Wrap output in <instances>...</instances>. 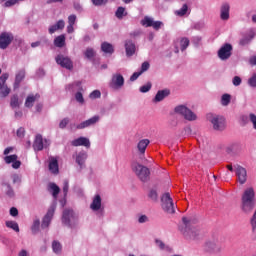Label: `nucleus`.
I'll return each mask as SVG.
<instances>
[{
	"label": "nucleus",
	"instance_id": "28",
	"mask_svg": "<svg viewBox=\"0 0 256 256\" xmlns=\"http://www.w3.org/2000/svg\"><path fill=\"white\" fill-rule=\"evenodd\" d=\"M101 49H102L103 53H108L109 55H113V53L115 51L113 49V45H111L110 43H107V42L102 43Z\"/></svg>",
	"mask_w": 256,
	"mask_h": 256
},
{
	"label": "nucleus",
	"instance_id": "14",
	"mask_svg": "<svg viewBox=\"0 0 256 256\" xmlns=\"http://www.w3.org/2000/svg\"><path fill=\"white\" fill-rule=\"evenodd\" d=\"M234 169L240 185H245L247 183V169L239 164L234 165Z\"/></svg>",
	"mask_w": 256,
	"mask_h": 256
},
{
	"label": "nucleus",
	"instance_id": "32",
	"mask_svg": "<svg viewBox=\"0 0 256 256\" xmlns=\"http://www.w3.org/2000/svg\"><path fill=\"white\" fill-rule=\"evenodd\" d=\"M50 189L53 191L52 195H53L54 199H57V195H59V193L61 192V189L59 188V186H57V184H55V183H51Z\"/></svg>",
	"mask_w": 256,
	"mask_h": 256
},
{
	"label": "nucleus",
	"instance_id": "21",
	"mask_svg": "<svg viewBox=\"0 0 256 256\" xmlns=\"http://www.w3.org/2000/svg\"><path fill=\"white\" fill-rule=\"evenodd\" d=\"M171 95V91L169 89L159 90L154 98V103H159L165 99V97H169Z\"/></svg>",
	"mask_w": 256,
	"mask_h": 256
},
{
	"label": "nucleus",
	"instance_id": "51",
	"mask_svg": "<svg viewBox=\"0 0 256 256\" xmlns=\"http://www.w3.org/2000/svg\"><path fill=\"white\" fill-rule=\"evenodd\" d=\"M76 21H77V16L75 14H72L68 17V25H75Z\"/></svg>",
	"mask_w": 256,
	"mask_h": 256
},
{
	"label": "nucleus",
	"instance_id": "15",
	"mask_svg": "<svg viewBox=\"0 0 256 256\" xmlns=\"http://www.w3.org/2000/svg\"><path fill=\"white\" fill-rule=\"evenodd\" d=\"M71 221H77L75 212L72 209H65L62 214V223L67 227H72Z\"/></svg>",
	"mask_w": 256,
	"mask_h": 256
},
{
	"label": "nucleus",
	"instance_id": "6",
	"mask_svg": "<svg viewBox=\"0 0 256 256\" xmlns=\"http://www.w3.org/2000/svg\"><path fill=\"white\" fill-rule=\"evenodd\" d=\"M133 171L136 173L137 177L143 183H147V181H149L150 175H151V171L146 166H143L141 164H136L133 167Z\"/></svg>",
	"mask_w": 256,
	"mask_h": 256
},
{
	"label": "nucleus",
	"instance_id": "42",
	"mask_svg": "<svg viewBox=\"0 0 256 256\" xmlns=\"http://www.w3.org/2000/svg\"><path fill=\"white\" fill-rule=\"evenodd\" d=\"M52 249L54 253H61V249H62L61 243H59L58 241H54L52 243Z\"/></svg>",
	"mask_w": 256,
	"mask_h": 256
},
{
	"label": "nucleus",
	"instance_id": "4",
	"mask_svg": "<svg viewBox=\"0 0 256 256\" xmlns=\"http://www.w3.org/2000/svg\"><path fill=\"white\" fill-rule=\"evenodd\" d=\"M161 206L165 213L169 215H175V204L173 203V198H171V194L166 192L161 197Z\"/></svg>",
	"mask_w": 256,
	"mask_h": 256
},
{
	"label": "nucleus",
	"instance_id": "29",
	"mask_svg": "<svg viewBox=\"0 0 256 256\" xmlns=\"http://www.w3.org/2000/svg\"><path fill=\"white\" fill-rule=\"evenodd\" d=\"M55 47H65V35H60L54 39Z\"/></svg>",
	"mask_w": 256,
	"mask_h": 256
},
{
	"label": "nucleus",
	"instance_id": "35",
	"mask_svg": "<svg viewBox=\"0 0 256 256\" xmlns=\"http://www.w3.org/2000/svg\"><path fill=\"white\" fill-rule=\"evenodd\" d=\"M221 103L224 107H227V105L231 103V95L229 94L222 95Z\"/></svg>",
	"mask_w": 256,
	"mask_h": 256
},
{
	"label": "nucleus",
	"instance_id": "62",
	"mask_svg": "<svg viewBox=\"0 0 256 256\" xmlns=\"http://www.w3.org/2000/svg\"><path fill=\"white\" fill-rule=\"evenodd\" d=\"M249 64L252 65V67H256V55L250 57Z\"/></svg>",
	"mask_w": 256,
	"mask_h": 256
},
{
	"label": "nucleus",
	"instance_id": "24",
	"mask_svg": "<svg viewBox=\"0 0 256 256\" xmlns=\"http://www.w3.org/2000/svg\"><path fill=\"white\" fill-rule=\"evenodd\" d=\"M90 209H92V211H99V209H101V196L99 194L94 197L90 204Z\"/></svg>",
	"mask_w": 256,
	"mask_h": 256
},
{
	"label": "nucleus",
	"instance_id": "58",
	"mask_svg": "<svg viewBox=\"0 0 256 256\" xmlns=\"http://www.w3.org/2000/svg\"><path fill=\"white\" fill-rule=\"evenodd\" d=\"M56 27L57 29H65V21L64 20H59L57 23H56Z\"/></svg>",
	"mask_w": 256,
	"mask_h": 256
},
{
	"label": "nucleus",
	"instance_id": "34",
	"mask_svg": "<svg viewBox=\"0 0 256 256\" xmlns=\"http://www.w3.org/2000/svg\"><path fill=\"white\" fill-rule=\"evenodd\" d=\"M7 79H9V73H3L0 76V89H3V87L7 86Z\"/></svg>",
	"mask_w": 256,
	"mask_h": 256
},
{
	"label": "nucleus",
	"instance_id": "56",
	"mask_svg": "<svg viewBox=\"0 0 256 256\" xmlns=\"http://www.w3.org/2000/svg\"><path fill=\"white\" fill-rule=\"evenodd\" d=\"M240 123L241 125H247V123H249V117L246 115H242L240 117Z\"/></svg>",
	"mask_w": 256,
	"mask_h": 256
},
{
	"label": "nucleus",
	"instance_id": "9",
	"mask_svg": "<svg viewBox=\"0 0 256 256\" xmlns=\"http://www.w3.org/2000/svg\"><path fill=\"white\" fill-rule=\"evenodd\" d=\"M57 65H61L64 69H68V71H73V61L68 56L59 54L56 56Z\"/></svg>",
	"mask_w": 256,
	"mask_h": 256
},
{
	"label": "nucleus",
	"instance_id": "5",
	"mask_svg": "<svg viewBox=\"0 0 256 256\" xmlns=\"http://www.w3.org/2000/svg\"><path fill=\"white\" fill-rule=\"evenodd\" d=\"M207 120L211 122L214 131H225V118L216 114H207Z\"/></svg>",
	"mask_w": 256,
	"mask_h": 256
},
{
	"label": "nucleus",
	"instance_id": "43",
	"mask_svg": "<svg viewBox=\"0 0 256 256\" xmlns=\"http://www.w3.org/2000/svg\"><path fill=\"white\" fill-rule=\"evenodd\" d=\"M92 4L95 5V7H102V5H107L109 0H91Z\"/></svg>",
	"mask_w": 256,
	"mask_h": 256
},
{
	"label": "nucleus",
	"instance_id": "55",
	"mask_svg": "<svg viewBox=\"0 0 256 256\" xmlns=\"http://www.w3.org/2000/svg\"><path fill=\"white\" fill-rule=\"evenodd\" d=\"M232 82L235 87H239V85H241V77L235 76Z\"/></svg>",
	"mask_w": 256,
	"mask_h": 256
},
{
	"label": "nucleus",
	"instance_id": "53",
	"mask_svg": "<svg viewBox=\"0 0 256 256\" xmlns=\"http://www.w3.org/2000/svg\"><path fill=\"white\" fill-rule=\"evenodd\" d=\"M141 75H143L142 74V72H134L133 74H132V76L130 77V81H137V79H139V77H141Z\"/></svg>",
	"mask_w": 256,
	"mask_h": 256
},
{
	"label": "nucleus",
	"instance_id": "37",
	"mask_svg": "<svg viewBox=\"0 0 256 256\" xmlns=\"http://www.w3.org/2000/svg\"><path fill=\"white\" fill-rule=\"evenodd\" d=\"M189 10V6H187V4H184L182 6V8L178 11H176V15H178V17H183L184 15H187V11Z\"/></svg>",
	"mask_w": 256,
	"mask_h": 256
},
{
	"label": "nucleus",
	"instance_id": "54",
	"mask_svg": "<svg viewBox=\"0 0 256 256\" xmlns=\"http://www.w3.org/2000/svg\"><path fill=\"white\" fill-rule=\"evenodd\" d=\"M63 193H64V197H67V193H69V182L68 181H64Z\"/></svg>",
	"mask_w": 256,
	"mask_h": 256
},
{
	"label": "nucleus",
	"instance_id": "39",
	"mask_svg": "<svg viewBox=\"0 0 256 256\" xmlns=\"http://www.w3.org/2000/svg\"><path fill=\"white\" fill-rule=\"evenodd\" d=\"M86 59H93L95 57V50L93 48H87L84 52Z\"/></svg>",
	"mask_w": 256,
	"mask_h": 256
},
{
	"label": "nucleus",
	"instance_id": "64",
	"mask_svg": "<svg viewBox=\"0 0 256 256\" xmlns=\"http://www.w3.org/2000/svg\"><path fill=\"white\" fill-rule=\"evenodd\" d=\"M147 221H148V218L145 215L140 216L138 219L139 223H147Z\"/></svg>",
	"mask_w": 256,
	"mask_h": 256
},
{
	"label": "nucleus",
	"instance_id": "45",
	"mask_svg": "<svg viewBox=\"0 0 256 256\" xmlns=\"http://www.w3.org/2000/svg\"><path fill=\"white\" fill-rule=\"evenodd\" d=\"M40 225H41V222L39 221V219H36L32 226V232L37 233V231H39Z\"/></svg>",
	"mask_w": 256,
	"mask_h": 256
},
{
	"label": "nucleus",
	"instance_id": "25",
	"mask_svg": "<svg viewBox=\"0 0 256 256\" xmlns=\"http://www.w3.org/2000/svg\"><path fill=\"white\" fill-rule=\"evenodd\" d=\"M229 9H230V6L229 4L227 3H224L222 6H221V14H220V17L222 19V21H227L229 19Z\"/></svg>",
	"mask_w": 256,
	"mask_h": 256
},
{
	"label": "nucleus",
	"instance_id": "20",
	"mask_svg": "<svg viewBox=\"0 0 256 256\" xmlns=\"http://www.w3.org/2000/svg\"><path fill=\"white\" fill-rule=\"evenodd\" d=\"M125 49H126L127 57H133V55H135L136 47H135V43H133V41L126 40Z\"/></svg>",
	"mask_w": 256,
	"mask_h": 256
},
{
	"label": "nucleus",
	"instance_id": "22",
	"mask_svg": "<svg viewBox=\"0 0 256 256\" xmlns=\"http://www.w3.org/2000/svg\"><path fill=\"white\" fill-rule=\"evenodd\" d=\"M43 136L41 134H37L33 143L34 151H43Z\"/></svg>",
	"mask_w": 256,
	"mask_h": 256
},
{
	"label": "nucleus",
	"instance_id": "38",
	"mask_svg": "<svg viewBox=\"0 0 256 256\" xmlns=\"http://www.w3.org/2000/svg\"><path fill=\"white\" fill-rule=\"evenodd\" d=\"M9 93H11V88L7 87V85L0 88V97H8Z\"/></svg>",
	"mask_w": 256,
	"mask_h": 256
},
{
	"label": "nucleus",
	"instance_id": "61",
	"mask_svg": "<svg viewBox=\"0 0 256 256\" xmlns=\"http://www.w3.org/2000/svg\"><path fill=\"white\" fill-rule=\"evenodd\" d=\"M139 35H141V30H135L134 32L130 33V37L133 39H135V37H139Z\"/></svg>",
	"mask_w": 256,
	"mask_h": 256
},
{
	"label": "nucleus",
	"instance_id": "60",
	"mask_svg": "<svg viewBox=\"0 0 256 256\" xmlns=\"http://www.w3.org/2000/svg\"><path fill=\"white\" fill-rule=\"evenodd\" d=\"M12 167L13 169H19V167H21V161L19 160H15L13 163H12Z\"/></svg>",
	"mask_w": 256,
	"mask_h": 256
},
{
	"label": "nucleus",
	"instance_id": "40",
	"mask_svg": "<svg viewBox=\"0 0 256 256\" xmlns=\"http://www.w3.org/2000/svg\"><path fill=\"white\" fill-rule=\"evenodd\" d=\"M189 47V38H182L180 40V49L181 51H185Z\"/></svg>",
	"mask_w": 256,
	"mask_h": 256
},
{
	"label": "nucleus",
	"instance_id": "49",
	"mask_svg": "<svg viewBox=\"0 0 256 256\" xmlns=\"http://www.w3.org/2000/svg\"><path fill=\"white\" fill-rule=\"evenodd\" d=\"M249 120L251 121L253 125V129L256 131V115L254 113L249 114Z\"/></svg>",
	"mask_w": 256,
	"mask_h": 256
},
{
	"label": "nucleus",
	"instance_id": "33",
	"mask_svg": "<svg viewBox=\"0 0 256 256\" xmlns=\"http://www.w3.org/2000/svg\"><path fill=\"white\" fill-rule=\"evenodd\" d=\"M148 197L153 203H157L159 201V195L157 194V190H150L148 193Z\"/></svg>",
	"mask_w": 256,
	"mask_h": 256
},
{
	"label": "nucleus",
	"instance_id": "12",
	"mask_svg": "<svg viewBox=\"0 0 256 256\" xmlns=\"http://www.w3.org/2000/svg\"><path fill=\"white\" fill-rule=\"evenodd\" d=\"M13 33L11 32H2L0 34V49H7L11 43H13Z\"/></svg>",
	"mask_w": 256,
	"mask_h": 256
},
{
	"label": "nucleus",
	"instance_id": "52",
	"mask_svg": "<svg viewBox=\"0 0 256 256\" xmlns=\"http://www.w3.org/2000/svg\"><path fill=\"white\" fill-rule=\"evenodd\" d=\"M149 67H150L149 62L142 63L140 72H142L143 74L145 73V71H149Z\"/></svg>",
	"mask_w": 256,
	"mask_h": 256
},
{
	"label": "nucleus",
	"instance_id": "16",
	"mask_svg": "<svg viewBox=\"0 0 256 256\" xmlns=\"http://www.w3.org/2000/svg\"><path fill=\"white\" fill-rule=\"evenodd\" d=\"M71 145L73 147H87V149H89V147H91V142L88 138L79 137L78 139L73 140Z\"/></svg>",
	"mask_w": 256,
	"mask_h": 256
},
{
	"label": "nucleus",
	"instance_id": "19",
	"mask_svg": "<svg viewBox=\"0 0 256 256\" xmlns=\"http://www.w3.org/2000/svg\"><path fill=\"white\" fill-rule=\"evenodd\" d=\"M41 98V95L39 94H29L25 100V107H27L28 109H31V107H33L35 105V101H39V99Z\"/></svg>",
	"mask_w": 256,
	"mask_h": 256
},
{
	"label": "nucleus",
	"instance_id": "26",
	"mask_svg": "<svg viewBox=\"0 0 256 256\" xmlns=\"http://www.w3.org/2000/svg\"><path fill=\"white\" fill-rule=\"evenodd\" d=\"M25 79V70H20L15 77L14 89H19V85H21V81Z\"/></svg>",
	"mask_w": 256,
	"mask_h": 256
},
{
	"label": "nucleus",
	"instance_id": "47",
	"mask_svg": "<svg viewBox=\"0 0 256 256\" xmlns=\"http://www.w3.org/2000/svg\"><path fill=\"white\" fill-rule=\"evenodd\" d=\"M67 125H69V118H64L59 123L60 129H65V127H67Z\"/></svg>",
	"mask_w": 256,
	"mask_h": 256
},
{
	"label": "nucleus",
	"instance_id": "8",
	"mask_svg": "<svg viewBox=\"0 0 256 256\" xmlns=\"http://www.w3.org/2000/svg\"><path fill=\"white\" fill-rule=\"evenodd\" d=\"M125 85V78L123 75L116 73L112 75V78L109 82L110 89H114L115 91L121 89Z\"/></svg>",
	"mask_w": 256,
	"mask_h": 256
},
{
	"label": "nucleus",
	"instance_id": "50",
	"mask_svg": "<svg viewBox=\"0 0 256 256\" xmlns=\"http://www.w3.org/2000/svg\"><path fill=\"white\" fill-rule=\"evenodd\" d=\"M248 85H250V87H256V74H253L252 77L249 78Z\"/></svg>",
	"mask_w": 256,
	"mask_h": 256
},
{
	"label": "nucleus",
	"instance_id": "31",
	"mask_svg": "<svg viewBox=\"0 0 256 256\" xmlns=\"http://www.w3.org/2000/svg\"><path fill=\"white\" fill-rule=\"evenodd\" d=\"M6 227H8V229H13L16 233H19V224L15 221H6Z\"/></svg>",
	"mask_w": 256,
	"mask_h": 256
},
{
	"label": "nucleus",
	"instance_id": "63",
	"mask_svg": "<svg viewBox=\"0 0 256 256\" xmlns=\"http://www.w3.org/2000/svg\"><path fill=\"white\" fill-rule=\"evenodd\" d=\"M155 242H156L157 247H159L160 249H165V243H163V241L156 240Z\"/></svg>",
	"mask_w": 256,
	"mask_h": 256
},
{
	"label": "nucleus",
	"instance_id": "18",
	"mask_svg": "<svg viewBox=\"0 0 256 256\" xmlns=\"http://www.w3.org/2000/svg\"><path fill=\"white\" fill-rule=\"evenodd\" d=\"M99 121V116H93L92 118L78 124L76 129H85L87 127H91V125H95Z\"/></svg>",
	"mask_w": 256,
	"mask_h": 256
},
{
	"label": "nucleus",
	"instance_id": "23",
	"mask_svg": "<svg viewBox=\"0 0 256 256\" xmlns=\"http://www.w3.org/2000/svg\"><path fill=\"white\" fill-rule=\"evenodd\" d=\"M149 143H151L149 139H142L138 142L137 149L139 153H141V155H145V151H147V147H149Z\"/></svg>",
	"mask_w": 256,
	"mask_h": 256
},
{
	"label": "nucleus",
	"instance_id": "11",
	"mask_svg": "<svg viewBox=\"0 0 256 256\" xmlns=\"http://www.w3.org/2000/svg\"><path fill=\"white\" fill-rule=\"evenodd\" d=\"M233 51V46L229 43L224 44L219 50H218V57L221 59V61H227L229 57H231Z\"/></svg>",
	"mask_w": 256,
	"mask_h": 256
},
{
	"label": "nucleus",
	"instance_id": "30",
	"mask_svg": "<svg viewBox=\"0 0 256 256\" xmlns=\"http://www.w3.org/2000/svg\"><path fill=\"white\" fill-rule=\"evenodd\" d=\"M21 104L19 103V96L17 94H14L11 97L10 100V106L12 107V109H17V107H19Z\"/></svg>",
	"mask_w": 256,
	"mask_h": 256
},
{
	"label": "nucleus",
	"instance_id": "2",
	"mask_svg": "<svg viewBox=\"0 0 256 256\" xmlns=\"http://www.w3.org/2000/svg\"><path fill=\"white\" fill-rule=\"evenodd\" d=\"M255 205V190H253V188H248L242 195L241 209L243 213L249 215L253 212V209H255Z\"/></svg>",
	"mask_w": 256,
	"mask_h": 256
},
{
	"label": "nucleus",
	"instance_id": "13",
	"mask_svg": "<svg viewBox=\"0 0 256 256\" xmlns=\"http://www.w3.org/2000/svg\"><path fill=\"white\" fill-rule=\"evenodd\" d=\"M141 25L143 27H153L155 31H159L161 27H163V22L161 21H154L153 18L149 16H145L144 19L141 20Z\"/></svg>",
	"mask_w": 256,
	"mask_h": 256
},
{
	"label": "nucleus",
	"instance_id": "36",
	"mask_svg": "<svg viewBox=\"0 0 256 256\" xmlns=\"http://www.w3.org/2000/svg\"><path fill=\"white\" fill-rule=\"evenodd\" d=\"M17 159H18L17 154H13V155L4 157V161H5V163H7V165H11V163H13L14 161H17Z\"/></svg>",
	"mask_w": 256,
	"mask_h": 256
},
{
	"label": "nucleus",
	"instance_id": "1",
	"mask_svg": "<svg viewBox=\"0 0 256 256\" xmlns=\"http://www.w3.org/2000/svg\"><path fill=\"white\" fill-rule=\"evenodd\" d=\"M184 226L180 227V232L186 239L195 241L201 237V231L195 226L194 220H189L187 217L182 218Z\"/></svg>",
	"mask_w": 256,
	"mask_h": 256
},
{
	"label": "nucleus",
	"instance_id": "27",
	"mask_svg": "<svg viewBox=\"0 0 256 256\" xmlns=\"http://www.w3.org/2000/svg\"><path fill=\"white\" fill-rule=\"evenodd\" d=\"M85 161H87V153L80 152L76 156V163L79 165L80 169H83V165H85Z\"/></svg>",
	"mask_w": 256,
	"mask_h": 256
},
{
	"label": "nucleus",
	"instance_id": "7",
	"mask_svg": "<svg viewBox=\"0 0 256 256\" xmlns=\"http://www.w3.org/2000/svg\"><path fill=\"white\" fill-rule=\"evenodd\" d=\"M175 113L178 115H182L186 121H196L197 115L191 111V109L187 108L185 105H180L175 108Z\"/></svg>",
	"mask_w": 256,
	"mask_h": 256
},
{
	"label": "nucleus",
	"instance_id": "10",
	"mask_svg": "<svg viewBox=\"0 0 256 256\" xmlns=\"http://www.w3.org/2000/svg\"><path fill=\"white\" fill-rule=\"evenodd\" d=\"M55 209H57V204H52L50 208L48 209L46 215L44 216L42 220L41 227L42 229H47L49 225H51V220L53 219V216L55 215Z\"/></svg>",
	"mask_w": 256,
	"mask_h": 256
},
{
	"label": "nucleus",
	"instance_id": "59",
	"mask_svg": "<svg viewBox=\"0 0 256 256\" xmlns=\"http://www.w3.org/2000/svg\"><path fill=\"white\" fill-rule=\"evenodd\" d=\"M10 215H11L12 217H17V215H19V210H17V208H15V207H12V208L10 209Z\"/></svg>",
	"mask_w": 256,
	"mask_h": 256
},
{
	"label": "nucleus",
	"instance_id": "44",
	"mask_svg": "<svg viewBox=\"0 0 256 256\" xmlns=\"http://www.w3.org/2000/svg\"><path fill=\"white\" fill-rule=\"evenodd\" d=\"M152 84L151 82H148L146 85H143L140 87L141 93H148V91H151Z\"/></svg>",
	"mask_w": 256,
	"mask_h": 256
},
{
	"label": "nucleus",
	"instance_id": "17",
	"mask_svg": "<svg viewBox=\"0 0 256 256\" xmlns=\"http://www.w3.org/2000/svg\"><path fill=\"white\" fill-rule=\"evenodd\" d=\"M49 171L50 173H53L54 175H57L59 173V160L57 157H49Z\"/></svg>",
	"mask_w": 256,
	"mask_h": 256
},
{
	"label": "nucleus",
	"instance_id": "57",
	"mask_svg": "<svg viewBox=\"0 0 256 256\" xmlns=\"http://www.w3.org/2000/svg\"><path fill=\"white\" fill-rule=\"evenodd\" d=\"M17 137H25V128L20 127L16 132Z\"/></svg>",
	"mask_w": 256,
	"mask_h": 256
},
{
	"label": "nucleus",
	"instance_id": "46",
	"mask_svg": "<svg viewBox=\"0 0 256 256\" xmlns=\"http://www.w3.org/2000/svg\"><path fill=\"white\" fill-rule=\"evenodd\" d=\"M101 97V91L94 90L92 93H90V99H99Z\"/></svg>",
	"mask_w": 256,
	"mask_h": 256
},
{
	"label": "nucleus",
	"instance_id": "41",
	"mask_svg": "<svg viewBox=\"0 0 256 256\" xmlns=\"http://www.w3.org/2000/svg\"><path fill=\"white\" fill-rule=\"evenodd\" d=\"M124 15H127V13H125V8L122 6L118 7L115 13L117 19H121Z\"/></svg>",
	"mask_w": 256,
	"mask_h": 256
},
{
	"label": "nucleus",
	"instance_id": "48",
	"mask_svg": "<svg viewBox=\"0 0 256 256\" xmlns=\"http://www.w3.org/2000/svg\"><path fill=\"white\" fill-rule=\"evenodd\" d=\"M75 99L78 103H85V99L83 98V94L81 92H77L75 94Z\"/></svg>",
	"mask_w": 256,
	"mask_h": 256
},
{
	"label": "nucleus",
	"instance_id": "3",
	"mask_svg": "<svg viewBox=\"0 0 256 256\" xmlns=\"http://www.w3.org/2000/svg\"><path fill=\"white\" fill-rule=\"evenodd\" d=\"M204 251L205 253H210V255H221L223 253V245L219 240L213 238L205 242Z\"/></svg>",
	"mask_w": 256,
	"mask_h": 256
}]
</instances>
